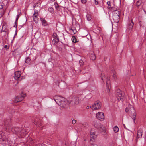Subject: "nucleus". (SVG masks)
Segmentation results:
<instances>
[{
	"instance_id": "dca6fc26",
	"label": "nucleus",
	"mask_w": 146,
	"mask_h": 146,
	"mask_svg": "<svg viewBox=\"0 0 146 146\" xmlns=\"http://www.w3.org/2000/svg\"><path fill=\"white\" fill-rule=\"evenodd\" d=\"M38 14V12L36 13V12L35 11V13H34L33 17V21L35 22V23H38V19L37 17V14Z\"/></svg>"
},
{
	"instance_id": "3c124183",
	"label": "nucleus",
	"mask_w": 146,
	"mask_h": 146,
	"mask_svg": "<svg viewBox=\"0 0 146 146\" xmlns=\"http://www.w3.org/2000/svg\"><path fill=\"white\" fill-rule=\"evenodd\" d=\"M141 22H142L141 21H140L139 22V25H140V27H141Z\"/></svg>"
},
{
	"instance_id": "20e7f679",
	"label": "nucleus",
	"mask_w": 146,
	"mask_h": 146,
	"mask_svg": "<svg viewBox=\"0 0 146 146\" xmlns=\"http://www.w3.org/2000/svg\"><path fill=\"white\" fill-rule=\"evenodd\" d=\"M79 98L76 96L70 97L68 100H66L67 105L70 104L72 105H75L79 104Z\"/></svg>"
},
{
	"instance_id": "39448f33",
	"label": "nucleus",
	"mask_w": 146,
	"mask_h": 146,
	"mask_svg": "<svg viewBox=\"0 0 146 146\" xmlns=\"http://www.w3.org/2000/svg\"><path fill=\"white\" fill-rule=\"evenodd\" d=\"M115 95L117 97L118 101H123L125 99V94L120 90L118 89L115 91Z\"/></svg>"
},
{
	"instance_id": "864d4df0",
	"label": "nucleus",
	"mask_w": 146,
	"mask_h": 146,
	"mask_svg": "<svg viewBox=\"0 0 146 146\" xmlns=\"http://www.w3.org/2000/svg\"><path fill=\"white\" fill-rule=\"evenodd\" d=\"M71 30L72 31H73V33L74 34H75L76 33V32H75L74 31V30H73V29H71Z\"/></svg>"
},
{
	"instance_id": "6e6d98bb",
	"label": "nucleus",
	"mask_w": 146,
	"mask_h": 146,
	"mask_svg": "<svg viewBox=\"0 0 146 146\" xmlns=\"http://www.w3.org/2000/svg\"><path fill=\"white\" fill-rule=\"evenodd\" d=\"M21 11H18V13H20V14H21Z\"/></svg>"
},
{
	"instance_id": "7c9ffc66",
	"label": "nucleus",
	"mask_w": 146,
	"mask_h": 146,
	"mask_svg": "<svg viewBox=\"0 0 146 146\" xmlns=\"http://www.w3.org/2000/svg\"><path fill=\"white\" fill-rule=\"evenodd\" d=\"M54 6L55 7V8L56 9H61V8L60 7V6L57 3H55L54 4Z\"/></svg>"
},
{
	"instance_id": "f257e3e1",
	"label": "nucleus",
	"mask_w": 146,
	"mask_h": 146,
	"mask_svg": "<svg viewBox=\"0 0 146 146\" xmlns=\"http://www.w3.org/2000/svg\"><path fill=\"white\" fill-rule=\"evenodd\" d=\"M11 130L13 133L20 138H23L28 133V131L23 127H17L12 128Z\"/></svg>"
},
{
	"instance_id": "a878e982",
	"label": "nucleus",
	"mask_w": 146,
	"mask_h": 146,
	"mask_svg": "<svg viewBox=\"0 0 146 146\" xmlns=\"http://www.w3.org/2000/svg\"><path fill=\"white\" fill-rule=\"evenodd\" d=\"M72 40L74 43H76L78 42L79 40L76 39L75 36H73L72 37Z\"/></svg>"
},
{
	"instance_id": "37998d69",
	"label": "nucleus",
	"mask_w": 146,
	"mask_h": 146,
	"mask_svg": "<svg viewBox=\"0 0 146 146\" xmlns=\"http://www.w3.org/2000/svg\"><path fill=\"white\" fill-rule=\"evenodd\" d=\"M81 2L83 3H85L87 1V0H81Z\"/></svg>"
},
{
	"instance_id": "b1692460",
	"label": "nucleus",
	"mask_w": 146,
	"mask_h": 146,
	"mask_svg": "<svg viewBox=\"0 0 146 146\" xmlns=\"http://www.w3.org/2000/svg\"><path fill=\"white\" fill-rule=\"evenodd\" d=\"M113 19L114 22L118 23L119 21V16H113Z\"/></svg>"
},
{
	"instance_id": "2eb2a0df",
	"label": "nucleus",
	"mask_w": 146,
	"mask_h": 146,
	"mask_svg": "<svg viewBox=\"0 0 146 146\" xmlns=\"http://www.w3.org/2000/svg\"><path fill=\"white\" fill-rule=\"evenodd\" d=\"M38 119H36L34 122V123L40 127L41 129H42L43 128L42 127V124L40 121L39 120L38 121Z\"/></svg>"
},
{
	"instance_id": "f8f14e48",
	"label": "nucleus",
	"mask_w": 146,
	"mask_h": 146,
	"mask_svg": "<svg viewBox=\"0 0 146 146\" xmlns=\"http://www.w3.org/2000/svg\"><path fill=\"white\" fill-rule=\"evenodd\" d=\"M4 125L6 129H10L11 127V121L10 119H8L4 121Z\"/></svg>"
},
{
	"instance_id": "4d7b16f0",
	"label": "nucleus",
	"mask_w": 146,
	"mask_h": 146,
	"mask_svg": "<svg viewBox=\"0 0 146 146\" xmlns=\"http://www.w3.org/2000/svg\"><path fill=\"white\" fill-rule=\"evenodd\" d=\"M86 108H87V109H89V108H90V107H89V106H87V107H86Z\"/></svg>"
},
{
	"instance_id": "de8ad7c7",
	"label": "nucleus",
	"mask_w": 146,
	"mask_h": 146,
	"mask_svg": "<svg viewBox=\"0 0 146 146\" xmlns=\"http://www.w3.org/2000/svg\"><path fill=\"white\" fill-rule=\"evenodd\" d=\"M40 146H47L46 144H45L44 143H42L40 144Z\"/></svg>"
},
{
	"instance_id": "bb28decb",
	"label": "nucleus",
	"mask_w": 146,
	"mask_h": 146,
	"mask_svg": "<svg viewBox=\"0 0 146 146\" xmlns=\"http://www.w3.org/2000/svg\"><path fill=\"white\" fill-rule=\"evenodd\" d=\"M113 74L112 75V76L113 78V79L114 80L116 81L117 79V78L116 76L115 72L113 71Z\"/></svg>"
},
{
	"instance_id": "13d9d810",
	"label": "nucleus",
	"mask_w": 146,
	"mask_h": 146,
	"mask_svg": "<svg viewBox=\"0 0 146 146\" xmlns=\"http://www.w3.org/2000/svg\"><path fill=\"white\" fill-rule=\"evenodd\" d=\"M19 18H16V21H18V19Z\"/></svg>"
},
{
	"instance_id": "4c0bfd02",
	"label": "nucleus",
	"mask_w": 146,
	"mask_h": 146,
	"mask_svg": "<svg viewBox=\"0 0 146 146\" xmlns=\"http://www.w3.org/2000/svg\"><path fill=\"white\" fill-rule=\"evenodd\" d=\"M8 30L7 29H4V28L3 27L2 28V30H1V32H7V31Z\"/></svg>"
},
{
	"instance_id": "09e8293b",
	"label": "nucleus",
	"mask_w": 146,
	"mask_h": 146,
	"mask_svg": "<svg viewBox=\"0 0 146 146\" xmlns=\"http://www.w3.org/2000/svg\"><path fill=\"white\" fill-rule=\"evenodd\" d=\"M54 10H51L49 11L51 13H53L54 12Z\"/></svg>"
},
{
	"instance_id": "49530a36",
	"label": "nucleus",
	"mask_w": 146,
	"mask_h": 146,
	"mask_svg": "<svg viewBox=\"0 0 146 146\" xmlns=\"http://www.w3.org/2000/svg\"><path fill=\"white\" fill-rule=\"evenodd\" d=\"M73 120H72V124H74L76 123V122L77 121L74 120V119H73Z\"/></svg>"
},
{
	"instance_id": "412c9836",
	"label": "nucleus",
	"mask_w": 146,
	"mask_h": 146,
	"mask_svg": "<svg viewBox=\"0 0 146 146\" xmlns=\"http://www.w3.org/2000/svg\"><path fill=\"white\" fill-rule=\"evenodd\" d=\"M40 20L42 22V24L43 25L45 26L47 25V23L44 18H40Z\"/></svg>"
},
{
	"instance_id": "5fc2aeb1",
	"label": "nucleus",
	"mask_w": 146,
	"mask_h": 146,
	"mask_svg": "<svg viewBox=\"0 0 146 146\" xmlns=\"http://www.w3.org/2000/svg\"><path fill=\"white\" fill-rule=\"evenodd\" d=\"M123 126L126 129V127L125 125V124H123Z\"/></svg>"
},
{
	"instance_id": "a19ab883",
	"label": "nucleus",
	"mask_w": 146,
	"mask_h": 146,
	"mask_svg": "<svg viewBox=\"0 0 146 146\" xmlns=\"http://www.w3.org/2000/svg\"><path fill=\"white\" fill-rule=\"evenodd\" d=\"M94 142H90L91 144V146H98L96 144L93 143Z\"/></svg>"
},
{
	"instance_id": "c85d7f7f",
	"label": "nucleus",
	"mask_w": 146,
	"mask_h": 146,
	"mask_svg": "<svg viewBox=\"0 0 146 146\" xmlns=\"http://www.w3.org/2000/svg\"><path fill=\"white\" fill-rule=\"evenodd\" d=\"M41 6L40 4L38 3L36 4H35L34 5V8H38L39 7Z\"/></svg>"
},
{
	"instance_id": "f704fd0d",
	"label": "nucleus",
	"mask_w": 146,
	"mask_h": 146,
	"mask_svg": "<svg viewBox=\"0 0 146 146\" xmlns=\"http://www.w3.org/2000/svg\"><path fill=\"white\" fill-rule=\"evenodd\" d=\"M107 4L108 5V9H109L111 8V3L110 1H108L107 2Z\"/></svg>"
},
{
	"instance_id": "4468645a",
	"label": "nucleus",
	"mask_w": 146,
	"mask_h": 146,
	"mask_svg": "<svg viewBox=\"0 0 146 146\" xmlns=\"http://www.w3.org/2000/svg\"><path fill=\"white\" fill-rule=\"evenodd\" d=\"M143 133V131L141 129H139L138 130L137 135V138L135 140V143H136L137 142V139L138 138L141 137L142 136V133Z\"/></svg>"
},
{
	"instance_id": "ddd939ff",
	"label": "nucleus",
	"mask_w": 146,
	"mask_h": 146,
	"mask_svg": "<svg viewBox=\"0 0 146 146\" xmlns=\"http://www.w3.org/2000/svg\"><path fill=\"white\" fill-rule=\"evenodd\" d=\"M125 137L126 139L128 141H133V135L132 133H129L126 135Z\"/></svg>"
},
{
	"instance_id": "c9c22d12",
	"label": "nucleus",
	"mask_w": 146,
	"mask_h": 146,
	"mask_svg": "<svg viewBox=\"0 0 146 146\" xmlns=\"http://www.w3.org/2000/svg\"><path fill=\"white\" fill-rule=\"evenodd\" d=\"M17 21H15V22L14 23V27H15L16 28V29H17Z\"/></svg>"
},
{
	"instance_id": "9d476101",
	"label": "nucleus",
	"mask_w": 146,
	"mask_h": 146,
	"mask_svg": "<svg viewBox=\"0 0 146 146\" xmlns=\"http://www.w3.org/2000/svg\"><path fill=\"white\" fill-rule=\"evenodd\" d=\"M90 135L91 139L90 140V142H94L95 141V139L96 138L97 134H96V132L93 131V130H91Z\"/></svg>"
},
{
	"instance_id": "bf43d9fd",
	"label": "nucleus",
	"mask_w": 146,
	"mask_h": 146,
	"mask_svg": "<svg viewBox=\"0 0 146 146\" xmlns=\"http://www.w3.org/2000/svg\"><path fill=\"white\" fill-rule=\"evenodd\" d=\"M103 131L104 133H105L106 132L105 130L104 129L103 130Z\"/></svg>"
},
{
	"instance_id": "680f3d73",
	"label": "nucleus",
	"mask_w": 146,
	"mask_h": 146,
	"mask_svg": "<svg viewBox=\"0 0 146 146\" xmlns=\"http://www.w3.org/2000/svg\"><path fill=\"white\" fill-rule=\"evenodd\" d=\"M52 1H54L55 0H51Z\"/></svg>"
},
{
	"instance_id": "c756f323",
	"label": "nucleus",
	"mask_w": 146,
	"mask_h": 146,
	"mask_svg": "<svg viewBox=\"0 0 146 146\" xmlns=\"http://www.w3.org/2000/svg\"><path fill=\"white\" fill-rule=\"evenodd\" d=\"M113 130L115 133H117L119 131V128L117 126H116L114 127Z\"/></svg>"
},
{
	"instance_id": "f03ea898",
	"label": "nucleus",
	"mask_w": 146,
	"mask_h": 146,
	"mask_svg": "<svg viewBox=\"0 0 146 146\" xmlns=\"http://www.w3.org/2000/svg\"><path fill=\"white\" fill-rule=\"evenodd\" d=\"M125 112H129L130 116L135 123V120L136 117V113L133 106L129 105L128 107H126L125 109Z\"/></svg>"
},
{
	"instance_id": "e2e57ef3",
	"label": "nucleus",
	"mask_w": 146,
	"mask_h": 146,
	"mask_svg": "<svg viewBox=\"0 0 146 146\" xmlns=\"http://www.w3.org/2000/svg\"><path fill=\"white\" fill-rule=\"evenodd\" d=\"M36 58V57L35 58V60Z\"/></svg>"
},
{
	"instance_id": "1a4fd4ad",
	"label": "nucleus",
	"mask_w": 146,
	"mask_h": 146,
	"mask_svg": "<svg viewBox=\"0 0 146 146\" xmlns=\"http://www.w3.org/2000/svg\"><path fill=\"white\" fill-rule=\"evenodd\" d=\"M106 88L107 92L109 94L110 92V78L109 77H107L106 80Z\"/></svg>"
},
{
	"instance_id": "423d86ee",
	"label": "nucleus",
	"mask_w": 146,
	"mask_h": 146,
	"mask_svg": "<svg viewBox=\"0 0 146 146\" xmlns=\"http://www.w3.org/2000/svg\"><path fill=\"white\" fill-rule=\"evenodd\" d=\"M115 95L117 97L118 101H123L125 99V94L120 90L118 89L115 91Z\"/></svg>"
},
{
	"instance_id": "a211bd4d",
	"label": "nucleus",
	"mask_w": 146,
	"mask_h": 146,
	"mask_svg": "<svg viewBox=\"0 0 146 146\" xmlns=\"http://www.w3.org/2000/svg\"><path fill=\"white\" fill-rule=\"evenodd\" d=\"M72 11H70L72 15H80V11L79 10H72Z\"/></svg>"
},
{
	"instance_id": "0eeeda50",
	"label": "nucleus",
	"mask_w": 146,
	"mask_h": 146,
	"mask_svg": "<svg viewBox=\"0 0 146 146\" xmlns=\"http://www.w3.org/2000/svg\"><path fill=\"white\" fill-rule=\"evenodd\" d=\"M26 96V94L21 93L20 95L18 96L15 98V99L14 100V102L17 103L18 102H21L23 99Z\"/></svg>"
},
{
	"instance_id": "72a5a7b5",
	"label": "nucleus",
	"mask_w": 146,
	"mask_h": 146,
	"mask_svg": "<svg viewBox=\"0 0 146 146\" xmlns=\"http://www.w3.org/2000/svg\"><path fill=\"white\" fill-rule=\"evenodd\" d=\"M3 10H0V18L1 17L3 14L4 11H3Z\"/></svg>"
},
{
	"instance_id": "58836bf2",
	"label": "nucleus",
	"mask_w": 146,
	"mask_h": 146,
	"mask_svg": "<svg viewBox=\"0 0 146 146\" xmlns=\"http://www.w3.org/2000/svg\"><path fill=\"white\" fill-rule=\"evenodd\" d=\"M79 62L80 66L82 65H83L84 62L82 60H79Z\"/></svg>"
},
{
	"instance_id": "4be33fe9",
	"label": "nucleus",
	"mask_w": 146,
	"mask_h": 146,
	"mask_svg": "<svg viewBox=\"0 0 146 146\" xmlns=\"http://www.w3.org/2000/svg\"><path fill=\"white\" fill-rule=\"evenodd\" d=\"M142 0H138L136 3V6L138 7L141 6H142Z\"/></svg>"
},
{
	"instance_id": "79ce46f5",
	"label": "nucleus",
	"mask_w": 146,
	"mask_h": 146,
	"mask_svg": "<svg viewBox=\"0 0 146 146\" xmlns=\"http://www.w3.org/2000/svg\"><path fill=\"white\" fill-rule=\"evenodd\" d=\"M24 79L23 77L22 76L21 77H20V76L19 78V79H18L17 80L19 81H21L23 79Z\"/></svg>"
},
{
	"instance_id": "9b49d317",
	"label": "nucleus",
	"mask_w": 146,
	"mask_h": 146,
	"mask_svg": "<svg viewBox=\"0 0 146 146\" xmlns=\"http://www.w3.org/2000/svg\"><path fill=\"white\" fill-rule=\"evenodd\" d=\"M96 118L99 120L103 121L104 119V114L102 112H98L96 115Z\"/></svg>"
},
{
	"instance_id": "603ef678",
	"label": "nucleus",
	"mask_w": 146,
	"mask_h": 146,
	"mask_svg": "<svg viewBox=\"0 0 146 146\" xmlns=\"http://www.w3.org/2000/svg\"><path fill=\"white\" fill-rule=\"evenodd\" d=\"M17 31H16H16H15V35H14V37H13L14 38H15V35H17Z\"/></svg>"
},
{
	"instance_id": "473e14b6",
	"label": "nucleus",
	"mask_w": 146,
	"mask_h": 146,
	"mask_svg": "<svg viewBox=\"0 0 146 146\" xmlns=\"http://www.w3.org/2000/svg\"><path fill=\"white\" fill-rule=\"evenodd\" d=\"M57 35L56 33H53V37L54 39H55L56 40V39L58 38L57 37Z\"/></svg>"
},
{
	"instance_id": "e433bc0d",
	"label": "nucleus",
	"mask_w": 146,
	"mask_h": 146,
	"mask_svg": "<svg viewBox=\"0 0 146 146\" xmlns=\"http://www.w3.org/2000/svg\"><path fill=\"white\" fill-rule=\"evenodd\" d=\"M4 5L3 3H0V9H2L3 8H4L3 6Z\"/></svg>"
},
{
	"instance_id": "6ab92c4d",
	"label": "nucleus",
	"mask_w": 146,
	"mask_h": 146,
	"mask_svg": "<svg viewBox=\"0 0 146 146\" xmlns=\"http://www.w3.org/2000/svg\"><path fill=\"white\" fill-rule=\"evenodd\" d=\"M120 11L117 10H115L113 12V16H119Z\"/></svg>"
},
{
	"instance_id": "5701e85b",
	"label": "nucleus",
	"mask_w": 146,
	"mask_h": 146,
	"mask_svg": "<svg viewBox=\"0 0 146 146\" xmlns=\"http://www.w3.org/2000/svg\"><path fill=\"white\" fill-rule=\"evenodd\" d=\"M134 25V23L133 22L132 20L129 22V28L130 29H132L133 28Z\"/></svg>"
},
{
	"instance_id": "2f4dec72",
	"label": "nucleus",
	"mask_w": 146,
	"mask_h": 146,
	"mask_svg": "<svg viewBox=\"0 0 146 146\" xmlns=\"http://www.w3.org/2000/svg\"><path fill=\"white\" fill-rule=\"evenodd\" d=\"M87 19L88 21H90L91 19V18L90 15L88 14H87L86 15Z\"/></svg>"
},
{
	"instance_id": "393cba45",
	"label": "nucleus",
	"mask_w": 146,
	"mask_h": 146,
	"mask_svg": "<svg viewBox=\"0 0 146 146\" xmlns=\"http://www.w3.org/2000/svg\"><path fill=\"white\" fill-rule=\"evenodd\" d=\"M25 62L27 64H30L31 62V60L29 57H27L26 58L25 60Z\"/></svg>"
},
{
	"instance_id": "052dcab7",
	"label": "nucleus",
	"mask_w": 146,
	"mask_h": 146,
	"mask_svg": "<svg viewBox=\"0 0 146 146\" xmlns=\"http://www.w3.org/2000/svg\"><path fill=\"white\" fill-rule=\"evenodd\" d=\"M1 137V133H0V138Z\"/></svg>"
},
{
	"instance_id": "a18cd8bd",
	"label": "nucleus",
	"mask_w": 146,
	"mask_h": 146,
	"mask_svg": "<svg viewBox=\"0 0 146 146\" xmlns=\"http://www.w3.org/2000/svg\"><path fill=\"white\" fill-rule=\"evenodd\" d=\"M9 47V46L7 45H5L4 46V48L6 49H8Z\"/></svg>"
},
{
	"instance_id": "ea45409f",
	"label": "nucleus",
	"mask_w": 146,
	"mask_h": 146,
	"mask_svg": "<svg viewBox=\"0 0 146 146\" xmlns=\"http://www.w3.org/2000/svg\"><path fill=\"white\" fill-rule=\"evenodd\" d=\"M101 79L103 80V78H105V75L104 74H102L101 75Z\"/></svg>"
},
{
	"instance_id": "cd10ccee",
	"label": "nucleus",
	"mask_w": 146,
	"mask_h": 146,
	"mask_svg": "<svg viewBox=\"0 0 146 146\" xmlns=\"http://www.w3.org/2000/svg\"><path fill=\"white\" fill-rule=\"evenodd\" d=\"M59 41V38H57L56 40L54 39L53 40L52 42L53 44L55 45L56 44H57Z\"/></svg>"
},
{
	"instance_id": "6e6552de",
	"label": "nucleus",
	"mask_w": 146,
	"mask_h": 146,
	"mask_svg": "<svg viewBox=\"0 0 146 146\" xmlns=\"http://www.w3.org/2000/svg\"><path fill=\"white\" fill-rule=\"evenodd\" d=\"M92 109L96 110L100 109L101 108V104L99 101H96L94 104L92 106Z\"/></svg>"
},
{
	"instance_id": "f3484780",
	"label": "nucleus",
	"mask_w": 146,
	"mask_h": 146,
	"mask_svg": "<svg viewBox=\"0 0 146 146\" xmlns=\"http://www.w3.org/2000/svg\"><path fill=\"white\" fill-rule=\"evenodd\" d=\"M14 74V78L15 80H17L19 79V78L21 74V72L18 71L15 72Z\"/></svg>"
},
{
	"instance_id": "c03bdc74",
	"label": "nucleus",
	"mask_w": 146,
	"mask_h": 146,
	"mask_svg": "<svg viewBox=\"0 0 146 146\" xmlns=\"http://www.w3.org/2000/svg\"><path fill=\"white\" fill-rule=\"evenodd\" d=\"M95 4L96 5H97L98 4V2L96 0H94Z\"/></svg>"
},
{
	"instance_id": "aec40b11",
	"label": "nucleus",
	"mask_w": 146,
	"mask_h": 146,
	"mask_svg": "<svg viewBox=\"0 0 146 146\" xmlns=\"http://www.w3.org/2000/svg\"><path fill=\"white\" fill-rule=\"evenodd\" d=\"M90 58L92 60H94L96 59V56L93 51L91 52L90 55Z\"/></svg>"
},
{
	"instance_id": "7ed1b4c3",
	"label": "nucleus",
	"mask_w": 146,
	"mask_h": 146,
	"mask_svg": "<svg viewBox=\"0 0 146 146\" xmlns=\"http://www.w3.org/2000/svg\"><path fill=\"white\" fill-rule=\"evenodd\" d=\"M54 99L57 104L61 107H64L66 106V99L64 98L56 96L54 97Z\"/></svg>"
},
{
	"instance_id": "8fccbe9b",
	"label": "nucleus",
	"mask_w": 146,
	"mask_h": 146,
	"mask_svg": "<svg viewBox=\"0 0 146 146\" xmlns=\"http://www.w3.org/2000/svg\"><path fill=\"white\" fill-rule=\"evenodd\" d=\"M20 15V13H18L17 15V16L16 17L19 18V15Z\"/></svg>"
}]
</instances>
